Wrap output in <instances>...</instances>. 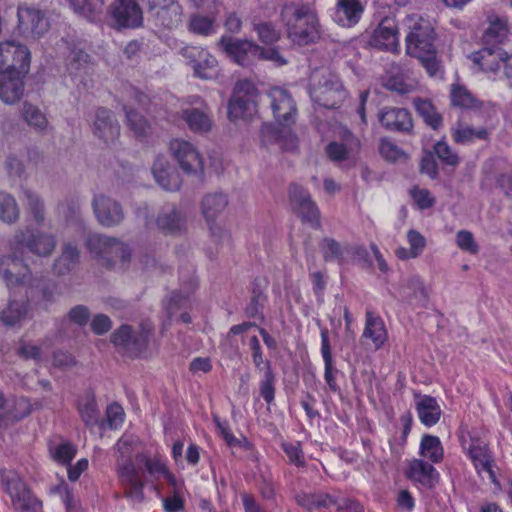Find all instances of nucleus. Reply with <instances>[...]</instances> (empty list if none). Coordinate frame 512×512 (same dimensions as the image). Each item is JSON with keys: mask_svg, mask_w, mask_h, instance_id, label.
I'll return each mask as SVG.
<instances>
[{"mask_svg": "<svg viewBox=\"0 0 512 512\" xmlns=\"http://www.w3.org/2000/svg\"><path fill=\"white\" fill-rule=\"evenodd\" d=\"M156 225L166 232L180 231L185 225V218L173 205L165 206L159 212Z\"/></svg>", "mask_w": 512, "mask_h": 512, "instance_id": "37", "label": "nucleus"}, {"mask_svg": "<svg viewBox=\"0 0 512 512\" xmlns=\"http://www.w3.org/2000/svg\"><path fill=\"white\" fill-rule=\"evenodd\" d=\"M135 463L136 468L142 474V479L144 480V472L142 471L145 468L147 474L154 479L164 478L168 484L170 482H174L176 478L172 475L164 460L160 456H148L144 453H136L135 454Z\"/></svg>", "mask_w": 512, "mask_h": 512, "instance_id": "30", "label": "nucleus"}, {"mask_svg": "<svg viewBox=\"0 0 512 512\" xmlns=\"http://www.w3.org/2000/svg\"><path fill=\"white\" fill-rule=\"evenodd\" d=\"M365 6L364 0H336L334 21L342 27H353L361 20Z\"/></svg>", "mask_w": 512, "mask_h": 512, "instance_id": "25", "label": "nucleus"}, {"mask_svg": "<svg viewBox=\"0 0 512 512\" xmlns=\"http://www.w3.org/2000/svg\"><path fill=\"white\" fill-rule=\"evenodd\" d=\"M383 127L391 131L409 132L413 127L411 114L404 108L385 107L379 113Z\"/></svg>", "mask_w": 512, "mask_h": 512, "instance_id": "27", "label": "nucleus"}, {"mask_svg": "<svg viewBox=\"0 0 512 512\" xmlns=\"http://www.w3.org/2000/svg\"><path fill=\"white\" fill-rule=\"evenodd\" d=\"M364 338L370 339L374 347L379 349L387 340V331L383 320L372 311H366Z\"/></svg>", "mask_w": 512, "mask_h": 512, "instance_id": "35", "label": "nucleus"}, {"mask_svg": "<svg viewBox=\"0 0 512 512\" xmlns=\"http://www.w3.org/2000/svg\"><path fill=\"white\" fill-rule=\"evenodd\" d=\"M325 261H342L344 254L349 252L347 246H341L332 238H324L320 244Z\"/></svg>", "mask_w": 512, "mask_h": 512, "instance_id": "56", "label": "nucleus"}, {"mask_svg": "<svg viewBox=\"0 0 512 512\" xmlns=\"http://www.w3.org/2000/svg\"><path fill=\"white\" fill-rule=\"evenodd\" d=\"M124 111L126 113L127 124L134 132L135 136H146L150 132V123L140 113L128 105H124Z\"/></svg>", "mask_w": 512, "mask_h": 512, "instance_id": "51", "label": "nucleus"}, {"mask_svg": "<svg viewBox=\"0 0 512 512\" xmlns=\"http://www.w3.org/2000/svg\"><path fill=\"white\" fill-rule=\"evenodd\" d=\"M434 153L446 165L456 166L459 163L458 155L445 141H439L434 145Z\"/></svg>", "mask_w": 512, "mask_h": 512, "instance_id": "60", "label": "nucleus"}, {"mask_svg": "<svg viewBox=\"0 0 512 512\" xmlns=\"http://www.w3.org/2000/svg\"><path fill=\"white\" fill-rule=\"evenodd\" d=\"M31 54L27 46L7 40L0 43V72L27 74Z\"/></svg>", "mask_w": 512, "mask_h": 512, "instance_id": "12", "label": "nucleus"}, {"mask_svg": "<svg viewBox=\"0 0 512 512\" xmlns=\"http://www.w3.org/2000/svg\"><path fill=\"white\" fill-rule=\"evenodd\" d=\"M91 205L96 220L104 227L118 226L125 218L122 205L104 194L95 195Z\"/></svg>", "mask_w": 512, "mask_h": 512, "instance_id": "16", "label": "nucleus"}, {"mask_svg": "<svg viewBox=\"0 0 512 512\" xmlns=\"http://www.w3.org/2000/svg\"><path fill=\"white\" fill-rule=\"evenodd\" d=\"M415 399L420 421L428 427L435 425L442 413L436 399L428 395H416Z\"/></svg>", "mask_w": 512, "mask_h": 512, "instance_id": "34", "label": "nucleus"}, {"mask_svg": "<svg viewBox=\"0 0 512 512\" xmlns=\"http://www.w3.org/2000/svg\"><path fill=\"white\" fill-rule=\"evenodd\" d=\"M219 46L241 66H247L253 59L258 58L260 46L249 40H233L223 36L219 40Z\"/></svg>", "mask_w": 512, "mask_h": 512, "instance_id": "19", "label": "nucleus"}, {"mask_svg": "<svg viewBox=\"0 0 512 512\" xmlns=\"http://www.w3.org/2000/svg\"><path fill=\"white\" fill-rule=\"evenodd\" d=\"M270 107L278 124L289 127L296 121L297 109L295 101L288 90L273 87L268 92Z\"/></svg>", "mask_w": 512, "mask_h": 512, "instance_id": "15", "label": "nucleus"}, {"mask_svg": "<svg viewBox=\"0 0 512 512\" xmlns=\"http://www.w3.org/2000/svg\"><path fill=\"white\" fill-rule=\"evenodd\" d=\"M134 331L128 325H122L111 335V341L115 346L122 347L126 352L137 355L145 348V339L139 338L134 344H129L128 339Z\"/></svg>", "mask_w": 512, "mask_h": 512, "instance_id": "39", "label": "nucleus"}, {"mask_svg": "<svg viewBox=\"0 0 512 512\" xmlns=\"http://www.w3.org/2000/svg\"><path fill=\"white\" fill-rule=\"evenodd\" d=\"M152 173L156 182L167 191H177L181 186V178L168 159L159 155L152 166Z\"/></svg>", "mask_w": 512, "mask_h": 512, "instance_id": "26", "label": "nucleus"}, {"mask_svg": "<svg viewBox=\"0 0 512 512\" xmlns=\"http://www.w3.org/2000/svg\"><path fill=\"white\" fill-rule=\"evenodd\" d=\"M296 501L300 506L308 510L329 507L334 504V500L327 494L301 493L297 495Z\"/></svg>", "mask_w": 512, "mask_h": 512, "instance_id": "55", "label": "nucleus"}, {"mask_svg": "<svg viewBox=\"0 0 512 512\" xmlns=\"http://www.w3.org/2000/svg\"><path fill=\"white\" fill-rule=\"evenodd\" d=\"M414 107L424 121L433 129H437L442 123L441 115L436 111L431 101L422 98L413 100Z\"/></svg>", "mask_w": 512, "mask_h": 512, "instance_id": "45", "label": "nucleus"}, {"mask_svg": "<svg viewBox=\"0 0 512 512\" xmlns=\"http://www.w3.org/2000/svg\"><path fill=\"white\" fill-rule=\"evenodd\" d=\"M22 203L27 216L38 226L46 220L47 211L42 196L30 188L22 189Z\"/></svg>", "mask_w": 512, "mask_h": 512, "instance_id": "32", "label": "nucleus"}, {"mask_svg": "<svg viewBox=\"0 0 512 512\" xmlns=\"http://www.w3.org/2000/svg\"><path fill=\"white\" fill-rule=\"evenodd\" d=\"M191 103L193 105L199 104V106L183 109L181 115L182 119L194 133L204 134L209 132L212 128L213 120L208 105L203 103L198 97Z\"/></svg>", "mask_w": 512, "mask_h": 512, "instance_id": "22", "label": "nucleus"}, {"mask_svg": "<svg viewBox=\"0 0 512 512\" xmlns=\"http://www.w3.org/2000/svg\"><path fill=\"white\" fill-rule=\"evenodd\" d=\"M383 86L399 94H408L415 90L417 82L408 75V72H401L396 75H387L383 78Z\"/></svg>", "mask_w": 512, "mask_h": 512, "instance_id": "41", "label": "nucleus"}, {"mask_svg": "<svg viewBox=\"0 0 512 512\" xmlns=\"http://www.w3.org/2000/svg\"><path fill=\"white\" fill-rule=\"evenodd\" d=\"M92 132L105 143L114 142L120 135V126L113 112L98 108L92 124Z\"/></svg>", "mask_w": 512, "mask_h": 512, "instance_id": "24", "label": "nucleus"}, {"mask_svg": "<svg viewBox=\"0 0 512 512\" xmlns=\"http://www.w3.org/2000/svg\"><path fill=\"white\" fill-rule=\"evenodd\" d=\"M87 249L109 268L126 269L132 259L130 246L122 240L102 234H90Z\"/></svg>", "mask_w": 512, "mask_h": 512, "instance_id": "5", "label": "nucleus"}, {"mask_svg": "<svg viewBox=\"0 0 512 512\" xmlns=\"http://www.w3.org/2000/svg\"><path fill=\"white\" fill-rule=\"evenodd\" d=\"M169 151L184 172L196 174L203 171V157L191 142L173 139L169 144Z\"/></svg>", "mask_w": 512, "mask_h": 512, "instance_id": "14", "label": "nucleus"}, {"mask_svg": "<svg viewBox=\"0 0 512 512\" xmlns=\"http://www.w3.org/2000/svg\"><path fill=\"white\" fill-rule=\"evenodd\" d=\"M409 32L406 36V53L419 59L427 72L433 76L439 69L434 46V30L429 21L418 14L408 15L404 20Z\"/></svg>", "mask_w": 512, "mask_h": 512, "instance_id": "2", "label": "nucleus"}, {"mask_svg": "<svg viewBox=\"0 0 512 512\" xmlns=\"http://www.w3.org/2000/svg\"><path fill=\"white\" fill-rule=\"evenodd\" d=\"M49 21L44 11L26 3L17 8V33L25 39H40L49 30Z\"/></svg>", "mask_w": 512, "mask_h": 512, "instance_id": "10", "label": "nucleus"}, {"mask_svg": "<svg viewBox=\"0 0 512 512\" xmlns=\"http://www.w3.org/2000/svg\"><path fill=\"white\" fill-rule=\"evenodd\" d=\"M419 453L433 463H439L444 457V449L440 439L433 435H424L421 439Z\"/></svg>", "mask_w": 512, "mask_h": 512, "instance_id": "43", "label": "nucleus"}, {"mask_svg": "<svg viewBox=\"0 0 512 512\" xmlns=\"http://www.w3.org/2000/svg\"><path fill=\"white\" fill-rule=\"evenodd\" d=\"M112 17L118 27L136 28L143 22L142 10L135 0H116Z\"/></svg>", "mask_w": 512, "mask_h": 512, "instance_id": "23", "label": "nucleus"}, {"mask_svg": "<svg viewBox=\"0 0 512 512\" xmlns=\"http://www.w3.org/2000/svg\"><path fill=\"white\" fill-rule=\"evenodd\" d=\"M407 288L410 290L409 295L411 301H415L420 305L426 302L428 293L424 287L423 281L419 277H411L407 282Z\"/></svg>", "mask_w": 512, "mask_h": 512, "instance_id": "59", "label": "nucleus"}, {"mask_svg": "<svg viewBox=\"0 0 512 512\" xmlns=\"http://www.w3.org/2000/svg\"><path fill=\"white\" fill-rule=\"evenodd\" d=\"M228 198L226 194L220 192L208 193L204 196L201 202V212L204 216L211 235L217 240L221 241L228 238V233L223 227L216 222L217 217L228 206Z\"/></svg>", "mask_w": 512, "mask_h": 512, "instance_id": "13", "label": "nucleus"}, {"mask_svg": "<svg viewBox=\"0 0 512 512\" xmlns=\"http://www.w3.org/2000/svg\"><path fill=\"white\" fill-rule=\"evenodd\" d=\"M398 27L394 18L385 17L374 30L369 45L371 47L397 53L399 51Z\"/></svg>", "mask_w": 512, "mask_h": 512, "instance_id": "18", "label": "nucleus"}, {"mask_svg": "<svg viewBox=\"0 0 512 512\" xmlns=\"http://www.w3.org/2000/svg\"><path fill=\"white\" fill-rule=\"evenodd\" d=\"M4 167L11 178H21L25 172L22 158L15 153H10L6 157Z\"/></svg>", "mask_w": 512, "mask_h": 512, "instance_id": "62", "label": "nucleus"}, {"mask_svg": "<svg viewBox=\"0 0 512 512\" xmlns=\"http://www.w3.org/2000/svg\"><path fill=\"white\" fill-rule=\"evenodd\" d=\"M258 90L248 80L236 83L229 101L228 114L231 119H250L257 113Z\"/></svg>", "mask_w": 512, "mask_h": 512, "instance_id": "11", "label": "nucleus"}, {"mask_svg": "<svg viewBox=\"0 0 512 512\" xmlns=\"http://www.w3.org/2000/svg\"><path fill=\"white\" fill-rule=\"evenodd\" d=\"M214 22V17H206L200 14H195L190 17L189 30L193 33L207 36L215 32L216 27Z\"/></svg>", "mask_w": 512, "mask_h": 512, "instance_id": "57", "label": "nucleus"}, {"mask_svg": "<svg viewBox=\"0 0 512 512\" xmlns=\"http://www.w3.org/2000/svg\"><path fill=\"white\" fill-rule=\"evenodd\" d=\"M24 121L33 129L44 131L48 127L46 115L35 105L24 103L22 108Z\"/></svg>", "mask_w": 512, "mask_h": 512, "instance_id": "49", "label": "nucleus"}, {"mask_svg": "<svg viewBox=\"0 0 512 512\" xmlns=\"http://www.w3.org/2000/svg\"><path fill=\"white\" fill-rule=\"evenodd\" d=\"M312 81L310 95L314 102L325 108H336L344 101L346 92L335 75L315 74Z\"/></svg>", "mask_w": 512, "mask_h": 512, "instance_id": "9", "label": "nucleus"}, {"mask_svg": "<svg viewBox=\"0 0 512 512\" xmlns=\"http://www.w3.org/2000/svg\"><path fill=\"white\" fill-rule=\"evenodd\" d=\"M80 251L78 246L66 241L61 248V254L55 259L53 269L58 275H65L71 272L79 263Z\"/></svg>", "mask_w": 512, "mask_h": 512, "instance_id": "33", "label": "nucleus"}, {"mask_svg": "<svg viewBox=\"0 0 512 512\" xmlns=\"http://www.w3.org/2000/svg\"><path fill=\"white\" fill-rule=\"evenodd\" d=\"M379 153L390 163H405L409 159L408 153L388 138L381 139Z\"/></svg>", "mask_w": 512, "mask_h": 512, "instance_id": "46", "label": "nucleus"}, {"mask_svg": "<svg viewBox=\"0 0 512 512\" xmlns=\"http://www.w3.org/2000/svg\"><path fill=\"white\" fill-rule=\"evenodd\" d=\"M77 453L75 445L68 441L50 447V455L52 459L61 465H69Z\"/></svg>", "mask_w": 512, "mask_h": 512, "instance_id": "54", "label": "nucleus"}, {"mask_svg": "<svg viewBox=\"0 0 512 512\" xmlns=\"http://www.w3.org/2000/svg\"><path fill=\"white\" fill-rule=\"evenodd\" d=\"M1 480L16 512H41V503L31 494L16 471L4 470Z\"/></svg>", "mask_w": 512, "mask_h": 512, "instance_id": "8", "label": "nucleus"}, {"mask_svg": "<svg viewBox=\"0 0 512 512\" xmlns=\"http://www.w3.org/2000/svg\"><path fill=\"white\" fill-rule=\"evenodd\" d=\"M406 477L414 483L431 489L438 482L439 474L429 463L421 459H412L408 462L405 471Z\"/></svg>", "mask_w": 512, "mask_h": 512, "instance_id": "28", "label": "nucleus"}, {"mask_svg": "<svg viewBox=\"0 0 512 512\" xmlns=\"http://www.w3.org/2000/svg\"><path fill=\"white\" fill-rule=\"evenodd\" d=\"M68 70L74 76L88 74L91 70L89 55L82 50H73L69 56Z\"/></svg>", "mask_w": 512, "mask_h": 512, "instance_id": "53", "label": "nucleus"}, {"mask_svg": "<svg viewBox=\"0 0 512 512\" xmlns=\"http://www.w3.org/2000/svg\"><path fill=\"white\" fill-rule=\"evenodd\" d=\"M148 9L166 28H175L182 22L183 9L177 0H148Z\"/></svg>", "mask_w": 512, "mask_h": 512, "instance_id": "20", "label": "nucleus"}, {"mask_svg": "<svg viewBox=\"0 0 512 512\" xmlns=\"http://www.w3.org/2000/svg\"><path fill=\"white\" fill-rule=\"evenodd\" d=\"M450 100L455 107L471 109L476 106V97L462 84L454 83L450 86Z\"/></svg>", "mask_w": 512, "mask_h": 512, "instance_id": "44", "label": "nucleus"}, {"mask_svg": "<svg viewBox=\"0 0 512 512\" xmlns=\"http://www.w3.org/2000/svg\"><path fill=\"white\" fill-rule=\"evenodd\" d=\"M171 495L163 499V506L166 512H180L184 508V483L180 480H174L169 483Z\"/></svg>", "mask_w": 512, "mask_h": 512, "instance_id": "47", "label": "nucleus"}, {"mask_svg": "<svg viewBox=\"0 0 512 512\" xmlns=\"http://www.w3.org/2000/svg\"><path fill=\"white\" fill-rule=\"evenodd\" d=\"M287 26L288 37L299 45L314 42L320 36V23L316 9L310 4H286L281 12Z\"/></svg>", "mask_w": 512, "mask_h": 512, "instance_id": "4", "label": "nucleus"}, {"mask_svg": "<svg viewBox=\"0 0 512 512\" xmlns=\"http://www.w3.org/2000/svg\"><path fill=\"white\" fill-rule=\"evenodd\" d=\"M26 74L0 72V99L5 104H14L24 95Z\"/></svg>", "mask_w": 512, "mask_h": 512, "instance_id": "29", "label": "nucleus"}, {"mask_svg": "<svg viewBox=\"0 0 512 512\" xmlns=\"http://www.w3.org/2000/svg\"><path fill=\"white\" fill-rule=\"evenodd\" d=\"M124 417V410L119 404L112 403L107 407L106 423L111 429H118L122 425Z\"/></svg>", "mask_w": 512, "mask_h": 512, "instance_id": "64", "label": "nucleus"}, {"mask_svg": "<svg viewBox=\"0 0 512 512\" xmlns=\"http://www.w3.org/2000/svg\"><path fill=\"white\" fill-rule=\"evenodd\" d=\"M21 210L17 199L10 193L0 190V222L14 225L20 220Z\"/></svg>", "mask_w": 512, "mask_h": 512, "instance_id": "38", "label": "nucleus"}, {"mask_svg": "<svg viewBox=\"0 0 512 512\" xmlns=\"http://www.w3.org/2000/svg\"><path fill=\"white\" fill-rule=\"evenodd\" d=\"M57 246L56 236L50 232L34 229L30 226L19 228L9 241V248L26 249L37 257H50Z\"/></svg>", "mask_w": 512, "mask_h": 512, "instance_id": "6", "label": "nucleus"}, {"mask_svg": "<svg viewBox=\"0 0 512 512\" xmlns=\"http://www.w3.org/2000/svg\"><path fill=\"white\" fill-rule=\"evenodd\" d=\"M452 138L458 144L468 145L480 138V132L466 124L458 123L452 129Z\"/></svg>", "mask_w": 512, "mask_h": 512, "instance_id": "58", "label": "nucleus"}, {"mask_svg": "<svg viewBox=\"0 0 512 512\" xmlns=\"http://www.w3.org/2000/svg\"><path fill=\"white\" fill-rule=\"evenodd\" d=\"M321 353L325 364V381L331 391L337 392L339 390V387L336 383V375L338 370L333 366L328 330L326 328L321 329Z\"/></svg>", "mask_w": 512, "mask_h": 512, "instance_id": "36", "label": "nucleus"}, {"mask_svg": "<svg viewBox=\"0 0 512 512\" xmlns=\"http://www.w3.org/2000/svg\"><path fill=\"white\" fill-rule=\"evenodd\" d=\"M292 209L305 222L312 226L319 225L320 212L310 193L303 187L292 184L289 188Z\"/></svg>", "mask_w": 512, "mask_h": 512, "instance_id": "17", "label": "nucleus"}, {"mask_svg": "<svg viewBox=\"0 0 512 512\" xmlns=\"http://www.w3.org/2000/svg\"><path fill=\"white\" fill-rule=\"evenodd\" d=\"M460 442L463 451L473 462L476 469H478L479 455H480V438L476 430H469L463 428L460 434Z\"/></svg>", "mask_w": 512, "mask_h": 512, "instance_id": "42", "label": "nucleus"}, {"mask_svg": "<svg viewBox=\"0 0 512 512\" xmlns=\"http://www.w3.org/2000/svg\"><path fill=\"white\" fill-rule=\"evenodd\" d=\"M486 23L482 34V71L497 73L502 67L508 85L512 87V50L498 46L512 36L509 20L506 16L490 12Z\"/></svg>", "mask_w": 512, "mask_h": 512, "instance_id": "1", "label": "nucleus"}, {"mask_svg": "<svg viewBox=\"0 0 512 512\" xmlns=\"http://www.w3.org/2000/svg\"><path fill=\"white\" fill-rule=\"evenodd\" d=\"M261 136L264 142L275 141L281 149L292 151L297 147V138L290 131L277 133L271 125L265 124L261 128Z\"/></svg>", "mask_w": 512, "mask_h": 512, "instance_id": "40", "label": "nucleus"}, {"mask_svg": "<svg viewBox=\"0 0 512 512\" xmlns=\"http://www.w3.org/2000/svg\"><path fill=\"white\" fill-rule=\"evenodd\" d=\"M22 256L23 251L10 248V253L0 258V276L9 289L38 286L39 279L33 276Z\"/></svg>", "mask_w": 512, "mask_h": 512, "instance_id": "7", "label": "nucleus"}, {"mask_svg": "<svg viewBox=\"0 0 512 512\" xmlns=\"http://www.w3.org/2000/svg\"><path fill=\"white\" fill-rule=\"evenodd\" d=\"M79 413L82 421L86 426H94L99 421V411L95 398L92 394H86L78 405Z\"/></svg>", "mask_w": 512, "mask_h": 512, "instance_id": "48", "label": "nucleus"}, {"mask_svg": "<svg viewBox=\"0 0 512 512\" xmlns=\"http://www.w3.org/2000/svg\"><path fill=\"white\" fill-rule=\"evenodd\" d=\"M182 53L189 60L196 76L211 79L217 74V60L207 50L188 46L183 48Z\"/></svg>", "mask_w": 512, "mask_h": 512, "instance_id": "21", "label": "nucleus"}, {"mask_svg": "<svg viewBox=\"0 0 512 512\" xmlns=\"http://www.w3.org/2000/svg\"><path fill=\"white\" fill-rule=\"evenodd\" d=\"M456 244L459 249L471 254H476L478 251V245L473 234L467 230H460L457 232Z\"/></svg>", "mask_w": 512, "mask_h": 512, "instance_id": "63", "label": "nucleus"}, {"mask_svg": "<svg viewBox=\"0 0 512 512\" xmlns=\"http://www.w3.org/2000/svg\"><path fill=\"white\" fill-rule=\"evenodd\" d=\"M138 439L132 435H123L117 442V475L125 497L139 503L144 498V481L142 474L136 468L135 456H133Z\"/></svg>", "mask_w": 512, "mask_h": 512, "instance_id": "3", "label": "nucleus"}, {"mask_svg": "<svg viewBox=\"0 0 512 512\" xmlns=\"http://www.w3.org/2000/svg\"><path fill=\"white\" fill-rule=\"evenodd\" d=\"M486 472L489 480L500 489V482L503 478L501 469L497 465L493 453L486 447H482V472Z\"/></svg>", "mask_w": 512, "mask_h": 512, "instance_id": "52", "label": "nucleus"}, {"mask_svg": "<svg viewBox=\"0 0 512 512\" xmlns=\"http://www.w3.org/2000/svg\"><path fill=\"white\" fill-rule=\"evenodd\" d=\"M263 378L259 382V395L270 405L275 399V374L272 371L270 361H266V367L263 370Z\"/></svg>", "mask_w": 512, "mask_h": 512, "instance_id": "50", "label": "nucleus"}, {"mask_svg": "<svg viewBox=\"0 0 512 512\" xmlns=\"http://www.w3.org/2000/svg\"><path fill=\"white\" fill-rule=\"evenodd\" d=\"M28 299H10L7 306L0 311V323L6 327L20 325L30 316Z\"/></svg>", "mask_w": 512, "mask_h": 512, "instance_id": "31", "label": "nucleus"}, {"mask_svg": "<svg viewBox=\"0 0 512 512\" xmlns=\"http://www.w3.org/2000/svg\"><path fill=\"white\" fill-rule=\"evenodd\" d=\"M326 155L333 162H341L349 158L351 148L339 142H330L326 146Z\"/></svg>", "mask_w": 512, "mask_h": 512, "instance_id": "61", "label": "nucleus"}]
</instances>
